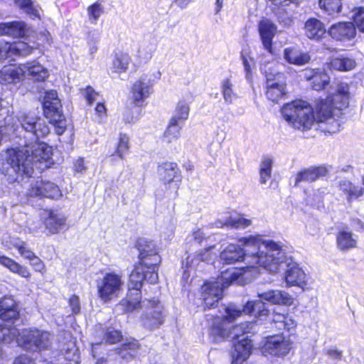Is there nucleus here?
<instances>
[{"label": "nucleus", "instance_id": "26", "mask_svg": "<svg viewBox=\"0 0 364 364\" xmlns=\"http://www.w3.org/2000/svg\"><path fill=\"white\" fill-rule=\"evenodd\" d=\"M19 312L17 304L11 296H5L0 299V318L4 321H14L18 318Z\"/></svg>", "mask_w": 364, "mask_h": 364}, {"label": "nucleus", "instance_id": "15", "mask_svg": "<svg viewBox=\"0 0 364 364\" xmlns=\"http://www.w3.org/2000/svg\"><path fill=\"white\" fill-rule=\"evenodd\" d=\"M152 92L153 84L146 75H142L132 85V100L136 105L141 106Z\"/></svg>", "mask_w": 364, "mask_h": 364}, {"label": "nucleus", "instance_id": "17", "mask_svg": "<svg viewBox=\"0 0 364 364\" xmlns=\"http://www.w3.org/2000/svg\"><path fill=\"white\" fill-rule=\"evenodd\" d=\"M233 321L227 318L226 315L223 318L215 320L208 330L210 339L214 343H220L230 338V322Z\"/></svg>", "mask_w": 364, "mask_h": 364}, {"label": "nucleus", "instance_id": "29", "mask_svg": "<svg viewBox=\"0 0 364 364\" xmlns=\"http://www.w3.org/2000/svg\"><path fill=\"white\" fill-rule=\"evenodd\" d=\"M274 327L278 331H286L294 334L297 326L296 321L289 314H283L274 311L272 317Z\"/></svg>", "mask_w": 364, "mask_h": 364}, {"label": "nucleus", "instance_id": "6", "mask_svg": "<svg viewBox=\"0 0 364 364\" xmlns=\"http://www.w3.org/2000/svg\"><path fill=\"white\" fill-rule=\"evenodd\" d=\"M150 272L151 269H149L148 272L146 265H144L139 262L131 272L127 297L122 301V304L126 307L127 311H132L136 310L137 306L139 305L141 300L140 289L144 279L151 284L157 282L151 281V279H149Z\"/></svg>", "mask_w": 364, "mask_h": 364}, {"label": "nucleus", "instance_id": "16", "mask_svg": "<svg viewBox=\"0 0 364 364\" xmlns=\"http://www.w3.org/2000/svg\"><path fill=\"white\" fill-rule=\"evenodd\" d=\"M328 33L336 41L346 42L355 38L356 28L352 22L342 21L331 25Z\"/></svg>", "mask_w": 364, "mask_h": 364}, {"label": "nucleus", "instance_id": "12", "mask_svg": "<svg viewBox=\"0 0 364 364\" xmlns=\"http://www.w3.org/2000/svg\"><path fill=\"white\" fill-rule=\"evenodd\" d=\"M350 86L346 82H339L336 85L333 92L329 95L325 100L320 102H326L332 112V117L334 118L333 109L342 110L348 107L350 99Z\"/></svg>", "mask_w": 364, "mask_h": 364}, {"label": "nucleus", "instance_id": "39", "mask_svg": "<svg viewBox=\"0 0 364 364\" xmlns=\"http://www.w3.org/2000/svg\"><path fill=\"white\" fill-rule=\"evenodd\" d=\"M339 189L347 198L348 202H350L353 198L360 197L364 193V188L360 186H354L350 181L341 180L339 181Z\"/></svg>", "mask_w": 364, "mask_h": 364}, {"label": "nucleus", "instance_id": "60", "mask_svg": "<svg viewBox=\"0 0 364 364\" xmlns=\"http://www.w3.org/2000/svg\"><path fill=\"white\" fill-rule=\"evenodd\" d=\"M74 170L77 173H82L86 170V166L83 158L79 157L74 162Z\"/></svg>", "mask_w": 364, "mask_h": 364}, {"label": "nucleus", "instance_id": "36", "mask_svg": "<svg viewBox=\"0 0 364 364\" xmlns=\"http://www.w3.org/2000/svg\"><path fill=\"white\" fill-rule=\"evenodd\" d=\"M305 33L310 39L319 40L326 33L323 24L318 19H309L305 23Z\"/></svg>", "mask_w": 364, "mask_h": 364}, {"label": "nucleus", "instance_id": "44", "mask_svg": "<svg viewBox=\"0 0 364 364\" xmlns=\"http://www.w3.org/2000/svg\"><path fill=\"white\" fill-rule=\"evenodd\" d=\"M139 347L138 341L134 338L127 339L122 347L117 349V353L122 358L128 359L135 355Z\"/></svg>", "mask_w": 364, "mask_h": 364}, {"label": "nucleus", "instance_id": "52", "mask_svg": "<svg viewBox=\"0 0 364 364\" xmlns=\"http://www.w3.org/2000/svg\"><path fill=\"white\" fill-rule=\"evenodd\" d=\"M104 12V7L100 2H95L87 8L89 19L92 23H95Z\"/></svg>", "mask_w": 364, "mask_h": 364}, {"label": "nucleus", "instance_id": "7", "mask_svg": "<svg viewBox=\"0 0 364 364\" xmlns=\"http://www.w3.org/2000/svg\"><path fill=\"white\" fill-rule=\"evenodd\" d=\"M136 247L140 252V262L151 269L150 277L151 282L158 281V267L161 262V257L158 254L155 244L145 238H140L136 242Z\"/></svg>", "mask_w": 364, "mask_h": 364}, {"label": "nucleus", "instance_id": "18", "mask_svg": "<svg viewBox=\"0 0 364 364\" xmlns=\"http://www.w3.org/2000/svg\"><path fill=\"white\" fill-rule=\"evenodd\" d=\"M277 26L270 20L264 18L259 22L258 31L264 50L272 53V40L277 33Z\"/></svg>", "mask_w": 364, "mask_h": 364}, {"label": "nucleus", "instance_id": "13", "mask_svg": "<svg viewBox=\"0 0 364 364\" xmlns=\"http://www.w3.org/2000/svg\"><path fill=\"white\" fill-rule=\"evenodd\" d=\"M27 194L30 196L46 197L53 199H57L62 195L57 185L42 180H31Z\"/></svg>", "mask_w": 364, "mask_h": 364}, {"label": "nucleus", "instance_id": "9", "mask_svg": "<svg viewBox=\"0 0 364 364\" xmlns=\"http://www.w3.org/2000/svg\"><path fill=\"white\" fill-rule=\"evenodd\" d=\"M139 307L143 308L144 313L141 317L142 325L148 329H155L159 328L164 322V306L157 299H145L140 301Z\"/></svg>", "mask_w": 364, "mask_h": 364}, {"label": "nucleus", "instance_id": "3", "mask_svg": "<svg viewBox=\"0 0 364 364\" xmlns=\"http://www.w3.org/2000/svg\"><path fill=\"white\" fill-rule=\"evenodd\" d=\"M264 255L255 258L262 267L272 274L279 272L281 266L286 264L284 281L287 287H299L304 289L308 285V277L304 270L291 257H288L281 243L269 241L262 245Z\"/></svg>", "mask_w": 364, "mask_h": 364}, {"label": "nucleus", "instance_id": "33", "mask_svg": "<svg viewBox=\"0 0 364 364\" xmlns=\"http://www.w3.org/2000/svg\"><path fill=\"white\" fill-rule=\"evenodd\" d=\"M252 224L250 219L244 218L242 215L234 214L228 218H223L217 220L215 223L216 228H221L225 226H231L235 228H245Z\"/></svg>", "mask_w": 364, "mask_h": 364}, {"label": "nucleus", "instance_id": "45", "mask_svg": "<svg viewBox=\"0 0 364 364\" xmlns=\"http://www.w3.org/2000/svg\"><path fill=\"white\" fill-rule=\"evenodd\" d=\"M273 160L269 156H264L259 165V182L265 184L272 176Z\"/></svg>", "mask_w": 364, "mask_h": 364}, {"label": "nucleus", "instance_id": "25", "mask_svg": "<svg viewBox=\"0 0 364 364\" xmlns=\"http://www.w3.org/2000/svg\"><path fill=\"white\" fill-rule=\"evenodd\" d=\"M304 77L308 81H311L312 88L315 90H321L330 82V77L324 70L311 69L306 70Z\"/></svg>", "mask_w": 364, "mask_h": 364}, {"label": "nucleus", "instance_id": "38", "mask_svg": "<svg viewBox=\"0 0 364 364\" xmlns=\"http://www.w3.org/2000/svg\"><path fill=\"white\" fill-rule=\"evenodd\" d=\"M1 243L8 250L16 249L22 257L30 250L25 241L16 236L6 237L2 240Z\"/></svg>", "mask_w": 364, "mask_h": 364}, {"label": "nucleus", "instance_id": "62", "mask_svg": "<svg viewBox=\"0 0 364 364\" xmlns=\"http://www.w3.org/2000/svg\"><path fill=\"white\" fill-rule=\"evenodd\" d=\"M204 236L205 235L200 229L193 230L191 233V237L193 238L195 241H196L198 243L203 241V240L204 239Z\"/></svg>", "mask_w": 364, "mask_h": 364}, {"label": "nucleus", "instance_id": "57", "mask_svg": "<svg viewBox=\"0 0 364 364\" xmlns=\"http://www.w3.org/2000/svg\"><path fill=\"white\" fill-rule=\"evenodd\" d=\"M69 306L73 314H78L81 309L79 297L76 295H73L69 299Z\"/></svg>", "mask_w": 364, "mask_h": 364}, {"label": "nucleus", "instance_id": "54", "mask_svg": "<svg viewBox=\"0 0 364 364\" xmlns=\"http://www.w3.org/2000/svg\"><path fill=\"white\" fill-rule=\"evenodd\" d=\"M218 252L215 250V245L209 246L199 251V257L203 259V262H211L217 257Z\"/></svg>", "mask_w": 364, "mask_h": 364}, {"label": "nucleus", "instance_id": "14", "mask_svg": "<svg viewBox=\"0 0 364 364\" xmlns=\"http://www.w3.org/2000/svg\"><path fill=\"white\" fill-rule=\"evenodd\" d=\"M256 312L261 316L267 314V310L264 309V304L261 300L247 301L242 309L233 304L229 305L225 309L226 317L234 321L242 313L251 314Z\"/></svg>", "mask_w": 364, "mask_h": 364}, {"label": "nucleus", "instance_id": "24", "mask_svg": "<svg viewBox=\"0 0 364 364\" xmlns=\"http://www.w3.org/2000/svg\"><path fill=\"white\" fill-rule=\"evenodd\" d=\"M258 296L272 304L291 306L293 304L294 299L291 295L282 290H269L268 291L259 294Z\"/></svg>", "mask_w": 364, "mask_h": 364}, {"label": "nucleus", "instance_id": "10", "mask_svg": "<svg viewBox=\"0 0 364 364\" xmlns=\"http://www.w3.org/2000/svg\"><path fill=\"white\" fill-rule=\"evenodd\" d=\"M124 282L121 276L114 273H107L97 282L99 298L104 302L117 297L122 291Z\"/></svg>", "mask_w": 364, "mask_h": 364}, {"label": "nucleus", "instance_id": "64", "mask_svg": "<svg viewBox=\"0 0 364 364\" xmlns=\"http://www.w3.org/2000/svg\"><path fill=\"white\" fill-rule=\"evenodd\" d=\"M243 65L246 73L245 77L247 80H250L252 77L251 67L248 60L246 58H243Z\"/></svg>", "mask_w": 364, "mask_h": 364}, {"label": "nucleus", "instance_id": "1", "mask_svg": "<svg viewBox=\"0 0 364 364\" xmlns=\"http://www.w3.org/2000/svg\"><path fill=\"white\" fill-rule=\"evenodd\" d=\"M7 129L20 138V146L6 150L5 164L1 171L9 174V168L18 176L31 177L34 168L40 171L48 168L53 164L52 148L38 141L50 133L46 121L28 112H18L11 122H8Z\"/></svg>", "mask_w": 364, "mask_h": 364}, {"label": "nucleus", "instance_id": "50", "mask_svg": "<svg viewBox=\"0 0 364 364\" xmlns=\"http://www.w3.org/2000/svg\"><path fill=\"white\" fill-rule=\"evenodd\" d=\"M253 326L254 323L252 322L242 323L237 326H230V338H239L240 335L250 332Z\"/></svg>", "mask_w": 364, "mask_h": 364}, {"label": "nucleus", "instance_id": "4", "mask_svg": "<svg viewBox=\"0 0 364 364\" xmlns=\"http://www.w3.org/2000/svg\"><path fill=\"white\" fill-rule=\"evenodd\" d=\"M242 247L238 245L230 244L223 251L220 252V259L226 264H232L243 259L248 265L245 267L240 268L242 271V282L247 279L246 274L250 271V269H255L258 267H262L260 262H257L256 259L262 255H264V250L262 249V245L272 241V240H264L260 236L243 237L238 240ZM237 269V268H235Z\"/></svg>", "mask_w": 364, "mask_h": 364}, {"label": "nucleus", "instance_id": "31", "mask_svg": "<svg viewBox=\"0 0 364 364\" xmlns=\"http://www.w3.org/2000/svg\"><path fill=\"white\" fill-rule=\"evenodd\" d=\"M357 65L355 60L346 55H340L333 58L328 64V67L331 70L348 72L355 68Z\"/></svg>", "mask_w": 364, "mask_h": 364}, {"label": "nucleus", "instance_id": "27", "mask_svg": "<svg viewBox=\"0 0 364 364\" xmlns=\"http://www.w3.org/2000/svg\"><path fill=\"white\" fill-rule=\"evenodd\" d=\"M283 56L284 59L287 63L297 66L304 65L311 60L309 53L304 52L295 47L285 48Z\"/></svg>", "mask_w": 364, "mask_h": 364}, {"label": "nucleus", "instance_id": "5", "mask_svg": "<svg viewBox=\"0 0 364 364\" xmlns=\"http://www.w3.org/2000/svg\"><path fill=\"white\" fill-rule=\"evenodd\" d=\"M242 271L234 267L229 268L222 272L216 281L205 282L201 287V296L205 307L214 306L222 298L223 289L231 283H241Z\"/></svg>", "mask_w": 364, "mask_h": 364}, {"label": "nucleus", "instance_id": "48", "mask_svg": "<svg viewBox=\"0 0 364 364\" xmlns=\"http://www.w3.org/2000/svg\"><path fill=\"white\" fill-rule=\"evenodd\" d=\"M319 7L329 15H333L341 11V0H319Z\"/></svg>", "mask_w": 364, "mask_h": 364}, {"label": "nucleus", "instance_id": "21", "mask_svg": "<svg viewBox=\"0 0 364 364\" xmlns=\"http://www.w3.org/2000/svg\"><path fill=\"white\" fill-rule=\"evenodd\" d=\"M267 86L266 95L272 102H278L285 95V83L279 80L281 75H275L274 78L266 75Z\"/></svg>", "mask_w": 364, "mask_h": 364}, {"label": "nucleus", "instance_id": "34", "mask_svg": "<svg viewBox=\"0 0 364 364\" xmlns=\"http://www.w3.org/2000/svg\"><path fill=\"white\" fill-rule=\"evenodd\" d=\"M26 25L22 21L0 23V36L21 37L26 33Z\"/></svg>", "mask_w": 364, "mask_h": 364}, {"label": "nucleus", "instance_id": "55", "mask_svg": "<svg viewBox=\"0 0 364 364\" xmlns=\"http://www.w3.org/2000/svg\"><path fill=\"white\" fill-rule=\"evenodd\" d=\"M82 94L85 97L89 105L93 103L98 96V93L95 92V90L91 87H87L82 90Z\"/></svg>", "mask_w": 364, "mask_h": 364}, {"label": "nucleus", "instance_id": "46", "mask_svg": "<svg viewBox=\"0 0 364 364\" xmlns=\"http://www.w3.org/2000/svg\"><path fill=\"white\" fill-rule=\"evenodd\" d=\"M15 4L24 11L32 18H40V9L35 6L31 0H16Z\"/></svg>", "mask_w": 364, "mask_h": 364}, {"label": "nucleus", "instance_id": "2", "mask_svg": "<svg viewBox=\"0 0 364 364\" xmlns=\"http://www.w3.org/2000/svg\"><path fill=\"white\" fill-rule=\"evenodd\" d=\"M281 114L285 122L291 127L306 131L314 124L326 123V129L330 133L339 130L340 122L332 117V112L326 102H318L314 109L307 102L294 100L283 105Z\"/></svg>", "mask_w": 364, "mask_h": 364}, {"label": "nucleus", "instance_id": "59", "mask_svg": "<svg viewBox=\"0 0 364 364\" xmlns=\"http://www.w3.org/2000/svg\"><path fill=\"white\" fill-rule=\"evenodd\" d=\"M326 354L331 359L340 360L342 357V352L336 348H328L325 350Z\"/></svg>", "mask_w": 364, "mask_h": 364}, {"label": "nucleus", "instance_id": "61", "mask_svg": "<svg viewBox=\"0 0 364 364\" xmlns=\"http://www.w3.org/2000/svg\"><path fill=\"white\" fill-rule=\"evenodd\" d=\"M14 364H34V361L26 355H20L14 360Z\"/></svg>", "mask_w": 364, "mask_h": 364}, {"label": "nucleus", "instance_id": "37", "mask_svg": "<svg viewBox=\"0 0 364 364\" xmlns=\"http://www.w3.org/2000/svg\"><path fill=\"white\" fill-rule=\"evenodd\" d=\"M0 264L9 269L11 272L17 274L22 277H31V273L26 267L20 264L10 257L0 255Z\"/></svg>", "mask_w": 364, "mask_h": 364}, {"label": "nucleus", "instance_id": "56", "mask_svg": "<svg viewBox=\"0 0 364 364\" xmlns=\"http://www.w3.org/2000/svg\"><path fill=\"white\" fill-rule=\"evenodd\" d=\"M122 338L121 332L116 330H110L106 333L105 339L107 343H115Z\"/></svg>", "mask_w": 364, "mask_h": 364}, {"label": "nucleus", "instance_id": "23", "mask_svg": "<svg viewBox=\"0 0 364 364\" xmlns=\"http://www.w3.org/2000/svg\"><path fill=\"white\" fill-rule=\"evenodd\" d=\"M24 78L23 64L18 66H4L0 70V83L16 85Z\"/></svg>", "mask_w": 364, "mask_h": 364}, {"label": "nucleus", "instance_id": "42", "mask_svg": "<svg viewBox=\"0 0 364 364\" xmlns=\"http://www.w3.org/2000/svg\"><path fill=\"white\" fill-rule=\"evenodd\" d=\"M220 90L224 99L227 104H232L238 96L234 90V85L232 80V77H228L223 79L220 82Z\"/></svg>", "mask_w": 364, "mask_h": 364}, {"label": "nucleus", "instance_id": "63", "mask_svg": "<svg viewBox=\"0 0 364 364\" xmlns=\"http://www.w3.org/2000/svg\"><path fill=\"white\" fill-rule=\"evenodd\" d=\"M8 58L9 55L6 48V42H0V61Z\"/></svg>", "mask_w": 364, "mask_h": 364}, {"label": "nucleus", "instance_id": "40", "mask_svg": "<svg viewBox=\"0 0 364 364\" xmlns=\"http://www.w3.org/2000/svg\"><path fill=\"white\" fill-rule=\"evenodd\" d=\"M9 58L16 56H27L32 53L33 48L23 41H18L14 43L6 42Z\"/></svg>", "mask_w": 364, "mask_h": 364}, {"label": "nucleus", "instance_id": "53", "mask_svg": "<svg viewBox=\"0 0 364 364\" xmlns=\"http://www.w3.org/2000/svg\"><path fill=\"white\" fill-rule=\"evenodd\" d=\"M129 138L126 134H120L119 142L116 149L117 156L123 159L129 151Z\"/></svg>", "mask_w": 364, "mask_h": 364}, {"label": "nucleus", "instance_id": "43", "mask_svg": "<svg viewBox=\"0 0 364 364\" xmlns=\"http://www.w3.org/2000/svg\"><path fill=\"white\" fill-rule=\"evenodd\" d=\"M189 112L190 107L188 103L186 101L181 100L177 103L171 120L183 124V123L188 119Z\"/></svg>", "mask_w": 364, "mask_h": 364}, {"label": "nucleus", "instance_id": "19", "mask_svg": "<svg viewBox=\"0 0 364 364\" xmlns=\"http://www.w3.org/2000/svg\"><path fill=\"white\" fill-rule=\"evenodd\" d=\"M252 349V341L247 337L239 340L231 350V364H243L251 355Z\"/></svg>", "mask_w": 364, "mask_h": 364}, {"label": "nucleus", "instance_id": "28", "mask_svg": "<svg viewBox=\"0 0 364 364\" xmlns=\"http://www.w3.org/2000/svg\"><path fill=\"white\" fill-rule=\"evenodd\" d=\"M328 170L325 166H311L299 171L296 176V184L301 181L314 182L327 175Z\"/></svg>", "mask_w": 364, "mask_h": 364}, {"label": "nucleus", "instance_id": "22", "mask_svg": "<svg viewBox=\"0 0 364 364\" xmlns=\"http://www.w3.org/2000/svg\"><path fill=\"white\" fill-rule=\"evenodd\" d=\"M24 77L37 81H45L49 77V72L36 60L27 62L23 64Z\"/></svg>", "mask_w": 364, "mask_h": 364}, {"label": "nucleus", "instance_id": "47", "mask_svg": "<svg viewBox=\"0 0 364 364\" xmlns=\"http://www.w3.org/2000/svg\"><path fill=\"white\" fill-rule=\"evenodd\" d=\"M63 350H65V353L60 355L58 360H65L68 361L65 364H79L78 350L73 343H68V348L66 349L63 348Z\"/></svg>", "mask_w": 364, "mask_h": 364}, {"label": "nucleus", "instance_id": "49", "mask_svg": "<svg viewBox=\"0 0 364 364\" xmlns=\"http://www.w3.org/2000/svg\"><path fill=\"white\" fill-rule=\"evenodd\" d=\"M351 18L355 28H358L360 32L364 33V7H355L352 10Z\"/></svg>", "mask_w": 364, "mask_h": 364}, {"label": "nucleus", "instance_id": "8", "mask_svg": "<svg viewBox=\"0 0 364 364\" xmlns=\"http://www.w3.org/2000/svg\"><path fill=\"white\" fill-rule=\"evenodd\" d=\"M60 100L55 90L46 93L43 102L44 114L50 122L58 127L57 132L61 134L65 128V122L62 112Z\"/></svg>", "mask_w": 364, "mask_h": 364}, {"label": "nucleus", "instance_id": "58", "mask_svg": "<svg viewBox=\"0 0 364 364\" xmlns=\"http://www.w3.org/2000/svg\"><path fill=\"white\" fill-rule=\"evenodd\" d=\"M203 259L199 257V251L192 254L186 258V266L189 267H197Z\"/></svg>", "mask_w": 364, "mask_h": 364}, {"label": "nucleus", "instance_id": "35", "mask_svg": "<svg viewBox=\"0 0 364 364\" xmlns=\"http://www.w3.org/2000/svg\"><path fill=\"white\" fill-rule=\"evenodd\" d=\"M337 247L341 251L355 248L357 240L352 232L348 230H341L336 235Z\"/></svg>", "mask_w": 364, "mask_h": 364}, {"label": "nucleus", "instance_id": "20", "mask_svg": "<svg viewBox=\"0 0 364 364\" xmlns=\"http://www.w3.org/2000/svg\"><path fill=\"white\" fill-rule=\"evenodd\" d=\"M46 228L50 234H56L65 227V216L53 210L44 211L41 215Z\"/></svg>", "mask_w": 364, "mask_h": 364}, {"label": "nucleus", "instance_id": "51", "mask_svg": "<svg viewBox=\"0 0 364 364\" xmlns=\"http://www.w3.org/2000/svg\"><path fill=\"white\" fill-rule=\"evenodd\" d=\"M23 258L30 261V264L36 272H40L41 273L43 272L45 269L43 262L31 249L23 256Z\"/></svg>", "mask_w": 364, "mask_h": 364}, {"label": "nucleus", "instance_id": "41", "mask_svg": "<svg viewBox=\"0 0 364 364\" xmlns=\"http://www.w3.org/2000/svg\"><path fill=\"white\" fill-rule=\"evenodd\" d=\"M181 129L182 124L170 119L161 138L163 142L166 144L176 142L180 137Z\"/></svg>", "mask_w": 364, "mask_h": 364}, {"label": "nucleus", "instance_id": "30", "mask_svg": "<svg viewBox=\"0 0 364 364\" xmlns=\"http://www.w3.org/2000/svg\"><path fill=\"white\" fill-rule=\"evenodd\" d=\"M158 173L164 183L181 181V171L175 163L166 162L159 166Z\"/></svg>", "mask_w": 364, "mask_h": 364}, {"label": "nucleus", "instance_id": "32", "mask_svg": "<svg viewBox=\"0 0 364 364\" xmlns=\"http://www.w3.org/2000/svg\"><path fill=\"white\" fill-rule=\"evenodd\" d=\"M131 63L132 58L128 53H115L109 65V70L119 75L125 73L128 70Z\"/></svg>", "mask_w": 364, "mask_h": 364}, {"label": "nucleus", "instance_id": "11", "mask_svg": "<svg viewBox=\"0 0 364 364\" xmlns=\"http://www.w3.org/2000/svg\"><path fill=\"white\" fill-rule=\"evenodd\" d=\"M291 343L282 335L269 336L261 347L264 356H284L289 353Z\"/></svg>", "mask_w": 364, "mask_h": 364}]
</instances>
